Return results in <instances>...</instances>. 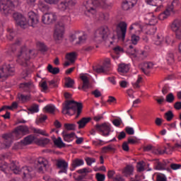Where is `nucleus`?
<instances>
[{"label":"nucleus","instance_id":"37998d69","mask_svg":"<svg viewBox=\"0 0 181 181\" xmlns=\"http://www.w3.org/2000/svg\"><path fill=\"white\" fill-rule=\"evenodd\" d=\"M47 70L52 74H59V73H60V69L57 67L53 68V66L50 64L48 65Z\"/></svg>","mask_w":181,"mask_h":181},{"label":"nucleus","instance_id":"4468645a","mask_svg":"<svg viewBox=\"0 0 181 181\" xmlns=\"http://www.w3.org/2000/svg\"><path fill=\"white\" fill-rule=\"evenodd\" d=\"M170 26L171 30L175 32L176 39L181 40V20H174Z\"/></svg>","mask_w":181,"mask_h":181},{"label":"nucleus","instance_id":"5fc2aeb1","mask_svg":"<svg viewBox=\"0 0 181 181\" xmlns=\"http://www.w3.org/2000/svg\"><path fill=\"white\" fill-rule=\"evenodd\" d=\"M166 60L168 64H173V63H175V56L173 55V54H168L166 57Z\"/></svg>","mask_w":181,"mask_h":181},{"label":"nucleus","instance_id":"5701e85b","mask_svg":"<svg viewBox=\"0 0 181 181\" xmlns=\"http://www.w3.org/2000/svg\"><path fill=\"white\" fill-rule=\"evenodd\" d=\"M137 0H123L122 8L123 11H129L136 5Z\"/></svg>","mask_w":181,"mask_h":181},{"label":"nucleus","instance_id":"ddd939ff","mask_svg":"<svg viewBox=\"0 0 181 181\" xmlns=\"http://www.w3.org/2000/svg\"><path fill=\"white\" fill-rule=\"evenodd\" d=\"M15 74V67L11 64L3 65L0 68V78H6L8 76Z\"/></svg>","mask_w":181,"mask_h":181},{"label":"nucleus","instance_id":"20e7f679","mask_svg":"<svg viewBox=\"0 0 181 181\" xmlns=\"http://www.w3.org/2000/svg\"><path fill=\"white\" fill-rule=\"evenodd\" d=\"M83 111V103L74 100H68L62 110L63 114L73 115L76 114V118H78Z\"/></svg>","mask_w":181,"mask_h":181},{"label":"nucleus","instance_id":"4c0bfd02","mask_svg":"<svg viewBox=\"0 0 181 181\" xmlns=\"http://www.w3.org/2000/svg\"><path fill=\"white\" fill-rule=\"evenodd\" d=\"M38 8L42 12H47L49 11V6L42 1H39Z\"/></svg>","mask_w":181,"mask_h":181},{"label":"nucleus","instance_id":"c756f323","mask_svg":"<svg viewBox=\"0 0 181 181\" xmlns=\"http://www.w3.org/2000/svg\"><path fill=\"white\" fill-rule=\"evenodd\" d=\"M91 121V117H83L81 120L77 122V124L78 125V129H81L88 124V122Z\"/></svg>","mask_w":181,"mask_h":181},{"label":"nucleus","instance_id":"a211bd4d","mask_svg":"<svg viewBox=\"0 0 181 181\" xmlns=\"http://www.w3.org/2000/svg\"><path fill=\"white\" fill-rule=\"evenodd\" d=\"M95 70L96 73H105V74H108V71L111 70V59H110V58H105L103 61V66L98 67Z\"/></svg>","mask_w":181,"mask_h":181},{"label":"nucleus","instance_id":"0e129e2a","mask_svg":"<svg viewBox=\"0 0 181 181\" xmlns=\"http://www.w3.org/2000/svg\"><path fill=\"white\" fill-rule=\"evenodd\" d=\"M132 43L133 45H138V42H139V36H137L136 35H132Z\"/></svg>","mask_w":181,"mask_h":181},{"label":"nucleus","instance_id":"c85d7f7f","mask_svg":"<svg viewBox=\"0 0 181 181\" xmlns=\"http://www.w3.org/2000/svg\"><path fill=\"white\" fill-rule=\"evenodd\" d=\"M62 136L65 142H73V141H74V137L76 136V133H62Z\"/></svg>","mask_w":181,"mask_h":181},{"label":"nucleus","instance_id":"3c124183","mask_svg":"<svg viewBox=\"0 0 181 181\" xmlns=\"http://www.w3.org/2000/svg\"><path fill=\"white\" fill-rule=\"evenodd\" d=\"M65 86L67 88H71L74 86V80L69 77L66 80Z\"/></svg>","mask_w":181,"mask_h":181},{"label":"nucleus","instance_id":"4be33fe9","mask_svg":"<svg viewBox=\"0 0 181 181\" xmlns=\"http://www.w3.org/2000/svg\"><path fill=\"white\" fill-rule=\"evenodd\" d=\"M144 19L148 23V25H151V26H154L158 23V17H156L153 13H149L145 15Z\"/></svg>","mask_w":181,"mask_h":181},{"label":"nucleus","instance_id":"393cba45","mask_svg":"<svg viewBox=\"0 0 181 181\" xmlns=\"http://www.w3.org/2000/svg\"><path fill=\"white\" fill-rule=\"evenodd\" d=\"M21 45L22 40L21 38H18L16 40V42L11 46V49L8 51V54H10L11 56L15 54V52H16V47H18V46H21Z\"/></svg>","mask_w":181,"mask_h":181},{"label":"nucleus","instance_id":"e433bc0d","mask_svg":"<svg viewBox=\"0 0 181 181\" xmlns=\"http://www.w3.org/2000/svg\"><path fill=\"white\" fill-rule=\"evenodd\" d=\"M54 111H56V107H54L53 105H47L44 107V112L54 114Z\"/></svg>","mask_w":181,"mask_h":181},{"label":"nucleus","instance_id":"473e14b6","mask_svg":"<svg viewBox=\"0 0 181 181\" xmlns=\"http://www.w3.org/2000/svg\"><path fill=\"white\" fill-rule=\"evenodd\" d=\"M155 45L157 46H160L163 42H165V37L161 34H158L156 35V37L153 39Z\"/></svg>","mask_w":181,"mask_h":181},{"label":"nucleus","instance_id":"dca6fc26","mask_svg":"<svg viewBox=\"0 0 181 181\" xmlns=\"http://www.w3.org/2000/svg\"><path fill=\"white\" fill-rule=\"evenodd\" d=\"M95 129L100 132L103 136H108L111 132V124L103 123L102 124H96Z\"/></svg>","mask_w":181,"mask_h":181},{"label":"nucleus","instance_id":"ea45409f","mask_svg":"<svg viewBox=\"0 0 181 181\" xmlns=\"http://www.w3.org/2000/svg\"><path fill=\"white\" fill-rule=\"evenodd\" d=\"M33 141H35V136H32V135H29L28 136H26L23 141H22L23 144H24V145H30V144H32V142H33Z\"/></svg>","mask_w":181,"mask_h":181},{"label":"nucleus","instance_id":"6e6552de","mask_svg":"<svg viewBox=\"0 0 181 181\" xmlns=\"http://www.w3.org/2000/svg\"><path fill=\"white\" fill-rule=\"evenodd\" d=\"M33 50L28 49L25 46L21 48L18 54H17L16 62L23 67H28L30 63V54Z\"/></svg>","mask_w":181,"mask_h":181},{"label":"nucleus","instance_id":"f03ea898","mask_svg":"<svg viewBox=\"0 0 181 181\" xmlns=\"http://www.w3.org/2000/svg\"><path fill=\"white\" fill-rule=\"evenodd\" d=\"M13 18L16 21L18 26H21L23 29H26L28 25L36 28L37 23H39V16L33 11L28 13V21H26V18L20 13H14Z\"/></svg>","mask_w":181,"mask_h":181},{"label":"nucleus","instance_id":"680f3d73","mask_svg":"<svg viewBox=\"0 0 181 181\" xmlns=\"http://www.w3.org/2000/svg\"><path fill=\"white\" fill-rule=\"evenodd\" d=\"M112 124L115 127H120L121 124H122V119H121V118L114 119L112 120Z\"/></svg>","mask_w":181,"mask_h":181},{"label":"nucleus","instance_id":"f3484780","mask_svg":"<svg viewBox=\"0 0 181 181\" xmlns=\"http://www.w3.org/2000/svg\"><path fill=\"white\" fill-rule=\"evenodd\" d=\"M37 170L40 172V173H43L45 170H47V168H49V161L45 158L40 157L37 159Z\"/></svg>","mask_w":181,"mask_h":181},{"label":"nucleus","instance_id":"774afa93","mask_svg":"<svg viewBox=\"0 0 181 181\" xmlns=\"http://www.w3.org/2000/svg\"><path fill=\"white\" fill-rule=\"evenodd\" d=\"M172 149L173 151H180L181 149V141L175 143Z\"/></svg>","mask_w":181,"mask_h":181},{"label":"nucleus","instance_id":"c03bdc74","mask_svg":"<svg viewBox=\"0 0 181 181\" xmlns=\"http://www.w3.org/2000/svg\"><path fill=\"white\" fill-rule=\"evenodd\" d=\"M151 152L154 153V155H163V153H165L166 150H162L161 148L153 147Z\"/></svg>","mask_w":181,"mask_h":181},{"label":"nucleus","instance_id":"7c9ffc66","mask_svg":"<svg viewBox=\"0 0 181 181\" xmlns=\"http://www.w3.org/2000/svg\"><path fill=\"white\" fill-rule=\"evenodd\" d=\"M83 165H84V160L76 158L72 161V169H71V170H74L76 168H78V166H83Z\"/></svg>","mask_w":181,"mask_h":181},{"label":"nucleus","instance_id":"cd10ccee","mask_svg":"<svg viewBox=\"0 0 181 181\" xmlns=\"http://www.w3.org/2000/svg\"><path fill=\"white\" fill-rule=\"evenodd\" d=\"M153 68V64L151 62H146L143 64V67L141 68L142 71L144 74H149L151 69Z\"/></svg>","mask_w":181,"mask_h":181},{"label":"nucleus","instance_id":"9d476101","mask_svg":"<svg viewBox=\"0 0 181 181\" xmlns=\"http://www.w3.org/2000/svg\"><path fill=\"white\" fill-rule=\"evenodd\" d=\"M19 88L21 91L23 93H32L35 94L37 91V90H36V86H35V83L32 81L21 83L19 84Z\"/></svg>","mask_w":181,"mask_h":181},{"label":"nucleus","instance_id":"f704fd0d","mask_svg":"<svg viewBox=\"0 0 181 181\" xmlns=\"http://www.w3.org/2000/svg\"><path fill=\"white\" fill-rule=\"evenodd\" d=\"M129 30H134L136 33H138V32H141V30H142V25L139 23H136L132 24L129 27Z\"/></svg>","mask_w":181,"mask_h":181},{"label":"nucleus","instance_id":"bf43d9fd","mask_svg":"<svg viewBox=\"0 0 181 181\" xmlns=\"http://www.w3.org/2000/svg\"><path fill=\"white\" fill-rule=\"evenodd\" d=\"M85 160H86L88 166H91V165H93V163H95V158H94L87 157L85 158Z\"/></svg>","mask_w":181,"mask_h":181},{"label":"nucleus","instance_id":"a19ab883","mask_svg":"<svg viewBox=\"0 0 181 181\" xmlns=\"http://www.w3.org/2000/svg\"><path fill=\"white\" fill-rule=\"evenodd\" d=\"M115 148L112 145H108L102 148V153H108L109 152H114Z\"/></svg>","mask_w":181,"mask_h":181},{"label":"nucleus","instance_id":"79ce46f5","mask_svg":"<svg viewBox=\"0 0 181 181\" xmlns=\"http://www.w3.org/2000/svg\"><path fill=\"white\" fill-rule=\"evenodd\" d=\"M173 117H175V115H173V112H172V110L168 111L164 115L165 119H166V121L168 122H170V121L173 119Z\"/></svg>","mask_w":181,"mask_h":181},{"label":"nucleus","instance_id":"0eeeda50","mask_svg":"<svg viewBox=\"0 0 181 181\" xmlns=\"http://www.w3.org/2000/svg\"><path fill=\"white\" fill-rule=\"evenodd\" d=\"M107 0H88L84 4V6L86 9V13H90V15H95L97 13L98 6H100L106 9L108 8V5L106 3Z\"/></svg>","mask_w":181,"mask_h":181},{"label":"nucleus","instance_id":"a878e982","mask_svg":"<svg viewBox=\"0 0 181 181\" xmlns=\"http://www.w3.org/2000/svg\"><path fill=\"white\" fill-rule=\"evenodd\" d=\"M52 139L53 141L54 145H55V146L57 148H64V146H66V144L63 142L62 137H58L56 139V136H52Z\"/></svg>","mask_w":181,"mask_h":181},{"label":"nucleus","instance_id":"de8ad7c7","mask_svg":"<svg viewBox=\"0 0 181 181\" xmlns=\"http://www.w3.org/2000/svg\"><path fill=\"white\" fill-rule=\"evenodd\" d=\"M15 37V32L12 28H7V35L6 37L8 40H12Z\"/></svg>","mask_w":181,"mask_h":181},{"label":"nucleus","instance_id":"052dcab7","mask_svg":"<svg viewBox=\"0 0 181 181\" xmlns=\"http://www.w3.org/2000/svg\"><path fill=\"white\" fill-rule=\"evenodd\" d=\"M165 100L167 103H172L173 101H175V96L173 95V93H169L166 98Z\"/></svg>","mask_w":181,"mask_h":181},{"label":"nucleus","instance_id":"e2e57ef3","mask_svg":"<svg viewBox=\"0 0 181 181\" xmlns=\"http://www.w3.org/2000/svg\"><path fill=\"white\" fill-rule=\"evenodd\" d=\"M156 181H168L166 176L163 174H158L156 176Z\"/></svg>","mask_w":181,"mask_h":181},{"label":"nucleus","instance_id":"aec40b11","mask_svg":"<svg viewBox=\"0 0 181 181\" xmlns=\"http://www.w3.org/2000/svg\"><path fill=\"white\" fill-rule=\"evenodd\" d=\"M77 38L78 41H76V45H83L87 40V35L86 34L80 35V33H76L70 35L69 40L70 42H74Z\"/></svg>","mask_w":181,"mask_h":181},{"label":"nucleus","instance_id":"c9c22d12","mask_svg":"<svg viewBox=\"0 0 181 181\" xmlns=\"http://www.w3.org/2000/svg\"><path fill=\"white\" fill-rule=\"evenodd\" d=\"M66 60H69L71 63H74L76 62V59H77V54L76 52H71L69 54H66Z\"/></svg>","mask_w":181,"mask_h":181},{"label":"nucleus","instance_id":"6e6d98bb","mask_svg":"<svg viewBox=\"0 0 181 181\" xmlns=\"http://www.w3.org/2000/svg\"><path fill=\"white\" fill-rule=\"evenodd\" d=\"M37 47L41 51V52H46L47 50V47L45 45V43L42 42H37Z\"/></svg>","mask_w":181,"mask_h":181},{"label":"nucleus","instance_id":"6ab92c4d","mask_svg":"<svg viewBox=\"0 0 181 181\" xmlns=\"http://www.w3.org/2000/svg\"><path fill=\"white\" fill-rule=\"evenodd\" d=\"M96 35H98L97 37L99 38V40H105L110 35V30L106 25L102 26L96 30Z\"/></svg>","mask_w":181,"mask_h":181},{"label":"nucleus","instance_id":"7ed1b4c3","mask_svg":"<svg viewBox=\"0 0 181 181\" xmlns=\"http://www.w3.org/2000/svg\"><path fill=\"white\" fill-rule=\"evenodd\" d=\"M28 134H29V127H28V126H18L12 133L4 134L2 135L4 139L3 144L5 148H9L13 140V136H16V139H21V138L25 135H28Z\"/></svg>","mask_w":181,"mask_h":181},{"label":"nucleus","instance_id":"8fccbe9b","mask_svg":"<svg viewBox=\"0 0 181 181\" xmlns=\"http://www.w3.org/2000/svg\"><path fill=\"white\" fill-rule=\"evenodd\" d=\"M28 111L31 112V114H35L36 112H39V105L37 104H33L30 107H28Z\"/></svg>","mask_w":181,"mask_h":181},{"label":"nucleus","instance_id":"58836bf2","mask_svg":"<svg viewBox=\"0 0 181 181\" xmlns=\"http://www.w3.org/2000/svg\"><path fill=\"white\" fill-rule=\"evenodd\" d=\"M98 19L99 21H107L108 19H110V13L107 12H101L98 15Z\"/></svg>","mask_w":181,"mask_h":181},{"label":"nucleus","instance_id":"72a5a7b5","mask_svg":"<svg viewBox=\"0 0 181 181\" xmlns=\"http://www.w3.org/2000/svg\"><path fill=\"white\" fill-rule=\"evenodd\" d=\"M18 98L21 103H28V101H30V95H23L22 93H18Z\"/></svg>","mask_w":181,"mask_h":181},{"label":"nucleus","instance_id":"69168bd1","mask_svg":"<svg viewBox=\"0 0 181 181\" xmlns=\"http://www.w3.org/2000/svg\"><path fill=\"white\" fill-rule=\"evenodd\" d=\"M137 170L139 172H144L145 170V165H144V162H139L137 164Z\"/></svg>","mask_w":181,"mask_h":181},{"label":"nucleus","instance_id":"bb28decb","mask_svg":"<svg viewBox=\"0 0 181 181\" xmlns=\"http://www.w3.org/2000/svg\"><path fill=\"white\" fill-rule=\"evenodd\" d=\"M122 173L124 176H125L126 177H129V176H132V175H134V166H132V165L126 166L123 169Z\"/></svg>","mask_w":181,"mask_h":181},{"label":"nucleus","instance_id":"423d86ee","mask_svg":"<svg viewBox=\"0 0 181 181\" xmlns=\"http://www.w3.org/2000/svg\"><path fill=\"white\" fill-rule=\"evenodd\" d=\"M181 9V3L180 0H173L172 4H168L165 9L158 15L160 21L168 19L172 13H176Z\"/></svg>","mask_w":181,"mask_h":181},{"label":"nucleus","instance_id":"1a4fd4ad","mask_svg":"<svg viewBox=\"0 0 181 181\" xmlns=\"http://www.w3.org/2000/svg\"><path fill=\"white\" fill-rule=\"evenodd\" d=\"M13 2H17L19 4L21 0H0V12L3 15H11L13 12V9H15V4Z\"/></svg>","mask_w":181,"mask_h":181},{"label":"nucleus","instance_id":"603ef678","mask_svg":"<svg viewBox=\"0 0 181 181\" xmlns=\"http://www.w3.org/2000/svg\"><path fill=\"white\" fill-rule=\"evenodd\" d=\"M64 127L66 131H74L76 129V124L65 123Z\"/></svg>","mask_w":181,"mask_h":181},{"label":"nucleus","instance_id":"f257e3e1","mask_svg":"<svg viewBox=\"0 0 181 181\" xmlns=\"http://www.w3.org/2000/svg\"><path fill=\"white\" fill-rule=\"evenodd\" d=\"M0 170L4 172V173H14L15 175H21L23 173V179L25 181H30L32 179V173L33 172V168L30 167H23L22 169L18 165V163L13 161L11 163L10 165H8L4 160H0Z\"/></svg>","mask_w":181,"mask_h":181},{"label":"nucleus","instance_id":"2f4dec72","mask_svg":"<svg viewBox=\"0 0 181 181\" xmlns=\"http://www.w3.org/2000/svg\"><path fill=\"white\" fill-rule=\"evenodd\" d=\"M118 71L122 74L128 73V71H129V65L125 64H119L118 67Z\"/></svg>","mask_w":181,"mask_h":181},{"label":"nucleus","instance_id":"864d4df0","mask_svg":"<svg viewBox=\"0 0 181 181\" xmlns=\"http://www.w3.org/2000/svg\"><path fill=\"white\" fill-rule=\"evenodd\" d=\"M50 142V139L47 138L45 139H40L37 140V144L40 145L41 146H45V145H47Z\"/></svg>","mask_w":181,"mask_h":181},{"label":"nucleus","instance_id":"4d7b16f0","mask_svg":"<svg viewBox=\"0 0 181 181\" xmlns=\"http://www.w3.org/2000/svg\"><path fill=\"white\" fill-rule=\"evenodd\" d=\"M141 84H142V77L139 76L136 81L133 83V87L134 88H139Z\"/></svg>","mask_w":181,"mask_h":181},{"label":"nucleus","instance_id":"9b49d317","mask_svg":"<svg viewBox=\"0 0 181 181\" xmlns=\"http://www.w3.org/2000/svg\"><path fill=\"white\" fill-rule=\"evenodd\" d=\"M76 0H64L58 4V9L62 12L67 11L70 13V11L76 6Z\"/></svg>","mask_w":181,"mask_h":181},{"label":"nucleus","instance_id":"39448f33","mask_svg":"<svg viewBox=\"0 0 181 181\" xmlns=\"http://www.w3.org/2000/svg\"><path fill=\"white\" fill-rule=\"evenodd\" d=\"M71 17L70 16H64L61 20L56 24L54 33V39L56 40H62L63 35H64V26L70 24Z\"/></svg>","mask_w":181,"mask_h":181},{"label":"nucleus","instance_id":"49530a36","mask_svg":"<svg viewBox=\"0 0 181 181\" xmlns=\"http://www.w3.org/2000/svg\"><path fill=\"white\" fill-rule=\"evenodd\" d=\"M163 2L165 1H158L157 5H154L153 6H156V9L154 10L155 12H160L165 9V6H163Z\"/></svg>","mask_w":181,"mask_h":181},{"label":"nucleus","instance_id":"13d9d810","mask_svg":"<svg viewBox=\"0 0 181 181\" xmlns=\"http://www.w3.org/2000/svg\"><path fill=\"white\" fill-rule=\"evenodd\" d=\"M148 5H151L153 6L154 5H158V2H165V0H145Z\"/></svg>","mask_w":181,"mask_h":181},{"label":"nucleus","instance_id":"09e8293b","mask_svg":"<svg viewBox=\"0 0 181 181\" xmlns=\"http://www.w3.org/2000/svg\"><path fill=\"white\" fill-rule=\"evenodd\" d=\"M46 119H47V116L46 115H41L37 118L35 122L37 125H39V124H43Z\"/></svg>","mask_w":181,"mask_h":181},{"label":"nucleus","instance_id":"412c9836","mask_svg":"<svg viewBox=\"0 0 181 181\" xmlns=\"http://www.w3.org/2000/svg\"><path fill=\"white\" fill-rule=\"evenodd\" d=\"M56 166L57 169H60V171L59 172V173H67L69 163H67L64 159L56 160Z\"/></svg>","mask_w":181,"mask_h":181},{"label":"nucleus","instance_id":"b1692460","mask_svg":"<svg viewBox=\"0 0 181 181\" xmlns=\"http://www.w3.org/2000/svg\"><path fill=\"white\" fill-rule=\"evenodd\" d=\"M81 80L82 81L83 85L82 87H78V90H83V91H87L90 88V78L87 75H81Z\"/></svg>","mask_w":181,"mask_h":181},{"label":"nucleus","instance_id":"f8f14e48","mask_svg":"<svg viewBox=\"0 0 181 181\" xmlns=\"http://www.w3.org/2000/svg\"><path fill=\"white\" fill-rule=\"evenodd\" d=\"M127 28L128 25L124 21H121L117 26V35L119 40L124 42L125 40V36L127 35Z\"/></svg>","mask_w":181,"mask_h":181},{"label":"nucleus","instance_id":"a18cd8bd","mask_svg":"<svg viewBox=\"0 0 181 181\" xmlns=\"http://www.w3.org/2000/svg\"><path fill=\"white\" fill-rule=\"evenodd\" d=\"M33 131L34 134H39L40 135H42L43 136H49V134L46 132V130L33 128Z\"/></svg>","mask_w":181,"mask_h":181},{"label":"nucleus","instance_id":"338daca9","mask_svg":"<svg viewBox=\"0 0 181 181\" xmlns=\"http://www.w3.org/2000/svg\"><path fill=\"white\" fill-rule=\"evenodd\" d=\"M98 181H104L105 180V175L97 173L95 176Z\"/></svg>","mask_w":181,"mask_h":181},{"label":"nucleus","instance_id":"2eb2a0df","mask_svg":"<svg viewBox=\"0 0 181 181\" xmlns=\"http://www.w3.org/2000/svg\"><path fill=\"white\" fill-rule=\"evenodd\" d=\"M57 21V15L56 13H45L42 17V22L44 25H51V23H54Z\"/></svg>","mask_w":181,"mask_h":181}]
</instances>
